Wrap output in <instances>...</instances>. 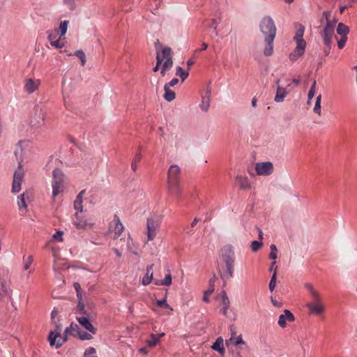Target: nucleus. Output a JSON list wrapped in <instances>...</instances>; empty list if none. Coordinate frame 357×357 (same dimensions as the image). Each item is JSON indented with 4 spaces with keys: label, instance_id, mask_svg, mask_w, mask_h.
<instances>
[{
    "label": "nucleus",
    "instance_id": "58",
    "mask_svg": "<svg viewBox=\"0 0 357 357\" xmlns=\"http://www.w3.org/2000/svg\"><path fill=\"white\" fill-rule=\"evenodd\" d=\"M6 292H7V289H6V282H1V290L0 291V296H5Z\"/></svg>",
    "mask_w": 357,
    "mask_h": 357
},
{
    "label": "nucleus",
    "instance_id": "55",
    "mask_svg": "<svg viewBox=\"0 0 357 357\" xmlns=\"http://www.w3.org/2000/svg\"><path fill=\"white\" fill-rule=\"evenodd\" d=\"M74 208L77 211H79V213H82V202H79L75 201Z\"/></svg>",
    "mask_w": 357,
    "mask_h": 357
},
{
    "label": "nucleus",
    "instance_id": "34",
    "mask_svg": "<svg viewBox=\"0 0 357 357\" xmlns=\"http://www.w3.org/2000/svg\"><path fill=\"white\" fill-rule=\"evenodd\" d=\"M165 95L164 98L167 101H172L176 98V94L173 91H171L169 88L164 86Z\"/></svg>",
    "mask_w": 357,
    "mask_h": 357
},
{
    "label": "nucleus",
    "instance_id": "37",
    "mask_svg": "<svg viewBox=\"0 0 357 357\" xmlns=\"http://www.w3.org/2000/svg\"><path fill=\"white\" fill-rule=\"evenodd\" d=\"M277 269L278 268L275 267L268 285L269 289L271 292L273 291L276 284Z\"/></svg>",
    "mask_w": 357,
    "mask_h": 357
},
{
    "label": "nucleus",
    "instance_id": "17",
    "mask_svg": "<svg viewBox=\"0 0 357 357\" xmlns=\"http://www.w3.org/2000/svg\"><path fill=\"white\" fill-rule=\"evenodd\" d=\"M40 84V79H33L31 78L24 80V89L29 93H32L36 91Z\"/></svg>",
    "mask_w": 357,
    "mask_h": 357
},
{
    "label": "nucleus",
    "instance_id": "33",
    "mask_svg": "<svg viewBox=\"0 0 357 357\" xmlns=\"http://www.w3.org/2000/svg\"><path fill=\"white\" fill-rule=\"evenodd\" d=\"M176 75L181 78L182 82H184L189 76V70H184L181 66L176 68Z\"/></svg>",
    "mask_w": 357,
    "mask_h": 357
},
{
    "label": "nucleus",
    "instance_id": "49",
    "mask_svg": "<svg viewBox=\"0 0 357 357\" xmlns=\"http://www.w3.org/2000/svg\"><path fill=\"white\" fill-rule=\"evenodd\" d=\"M173 66V59L172 58H169L167 59H165V62L163 63L162 67L165 69L169 70Z\"/></svg>",
    "mask_w": 357,
    "mask_h": 357
},
{
    "label": "nucleus",
    "instance_id": "9",
    "mask_svg": "<svg viewBox=\"0 0 357 357\" xmlns=\"http://www.w3.org/2000/svg\"><path fill=\"white\" fill-rule=\"evenodd\" d=\"M75 218L76 220L74 222V225L76 228L79 229L91 228L94 224L91 222V218H86L85 215H82V213H79L78 212L75 213Z\"/></svg>",
    "mask_w": 357,
    "mask_h": 357
},
{
    "label": "nucleus",
    "instance_id": "22",
    "mask_svg": "<svg viewBox=\"0 0 357 357\" xmlns=\"http://www.w3.org/2000/svg\"><path fill=\"white\" fill-rule=\"evenodd\" d=\"M236 183L241 189L243 190H247L251 188V185L246 176H237L236 178Z\"/></svg>",
    "mask_w": 357,
    "mask_h": 357
},
{
    "label": "nucleus",
    "instance_id": "41",
    "mask_svg": "<svg viewBox=\"0 0 357 357\" xmlns=\"http://www.w3.org/2000/svg\"><path fill=\"white\" fill-rule=\"evenodd\" d=\"M33 259L31 255L28 256L26 258H24V270H29L31 264L33 263Z\"/></svg>",
    "mask_w": 357,
    "mask_h": 357
},
{
    "label": "nucleus",
    "instance_id": "52",
    "mask_svg": "<svg viewBox=\"0 0 357 357\" xmlns=\"http://www.w3.org/2000/svg\"><path fill=\"white\" fill-rule=\"evenodd\" d=\"M347 40V36H341L340 39L337 41V47L339 49H342Z\"/></svg>",
    "mask_w": 357,
    "mask_h": 357
},
{
    "label": "nucleus",
    "instance_id": "56",
    "mask_svg": "<svg viewBox=\"0 0 357 357\" xmlns=\"http://www.w3.org/2000/svg\"><path fill=\"white\" fill-rule=\"evenodd\" d=\"M218 278L215 275H213V276L209 280L208 284H209V288H214L215 283L217 281Z\"/></svg>",
    "mask_w": 357,
    "mask_h": 357
},
{
    "label": "nucleus",
    "instance_id": "51",
    "mask_svg": "<svg viewBox=\"0 0 357 357\" xmlns=\"http://www.w3.org/2000/svg\"><path fill=\"white\" fill-rule=\"evenodd\" d=\"M48 40L50 42H52V40H56V37L59 34V31L57 29H55L54 31H48Z\"/></svg>",
    "mask_w": 357,
    "mask_h": 357
},
{
    "label": "nucleus",
    "instance_id": "14",
    "mask_svg": "<svg viewBox=\"0 0 357 357\" xmlns=\"http://www.w3.org/2000/svg\"><path fill=\"white\" fill-rule=\"evenodd\" d=\"M180 167L176 165L169 167L167 172V181H180Z\"/></svg>",
    "mask_w": 357,
    "mask_h": 357
},
{
    "label": "nucleus",
    "instance_id": "21",
    "mask_svg": "<svg viewBox=\"0 0 357 357\" xmlns=\"http://www.w3.org/2000/svg\"><path fill=\"white\" fill-rule=\"evenodd\" d=\"M211 87L208 86L206 91V94L204 96H202V103L200 105V107L202 110L204 111H208L209 107H210V102H211Z\"/></svg>",
    "mask_w": 357,
    "mask_h": 357
},
{
    "label": "nucleus",
    "instance_id": "60",
    "mask_svg": "<svg viewBox=\"0 0 357 357\" xmlns=\"http://www.w3.org/2000/svg\"><path fill=\"white\" fill-rule=\"evenodd\" d=\"M85 190H82L77 196L75 201L82 202V196L85 193Z\"/></svg>",
    "mask_w": 357,
    "mask_h": 357
},
{
    "label": "nucleus",
    "instance_id": "36",
    "mask_svg": "<svg viewBox=\"0 0 357 357\" xmlns=\"http://www.w3.org/2000/svg\"><path fill=\"white\" fill-rule=\"evenodd\" d=\"M68 23L69 22L67 20H64L60 23L59 28L57 30L59 31V33H60L61 37L63 36L66 33Z\"/></svg>",
    "mask_w": 357,
    "mask_h": 357
},
{
    "label": "nucleus",
    "instance_id": "24",
    "mask_svg": "<svg viewBox=\"0 0 357 357\" xmlns=\"http://www.w3.org/2000/svg\"><path fill=\"white\" fill-rule=\"evenodd\" d=\"M153 264H151L147 266L146 267V275L142 278V283L143 285L146 286L149 284L151 281L153 280Z\"/></svg>",
    "mask_w": 357,
    "mask_h": 357
},
{
    "label": "nucleus",
    "instance_id": "10",
    "mask_svg": "<svg viewBox=\"0 0 357 357\" xmlns=\"http://www.w3.org/2000/svg\"><path fill=\"white\" fill-rule=\"evenodd\" d=\"M336 24L335 22L326 23L324 28L323 33H321V38L324 40L325 45H329L331 44L333 36H334V29Z\"/></svg>",
    "mask_w": 357,
    "mask_h": 357
},
{
    "label": "nucleus",
    "instance_id": "45",
    "mask_svg": "<svg viewBox=\"0 0 357 357\" xmlns=\"http://www.w3.org/2000/svg\"><path fill=\"white\" fill-rule=\"evenodd\" d=\"M61 38V37L60 36L59 38L52 40V42H50L51 45L55 47L56 48H62L64 47V43Z\"/></svg>",
    "mask_w": 357,
    "mask_h": 357
},
{
    "label": "nucleus",
    "instance_id": "5",
    "mask_svg": "<svg viewBox=\"0 0 357 357\" xmlns=\"http://www.w3.org/2000/svg\"><path fill=\"white\" fill-rule=\"evenodd\" d=\"M52 177V196L54 198L63 190L64 174L61 169H55Z\"/></svg>",
    "mask_w": 357,
    "mask_h": 357
},
{
    "label": "nucleus",
    "instance_id": "50",
    "mask_svg": "<svg viewBox=\"0 0 357 357\" xmlns=\"http://www.w3.org/2000/svg\"><path fill=\"white\" fill-rule=\"evenodd\" d=\"M156 304L158 307L164 308H170L171 310H173L172 307H169L165 298L157 301Z\"/></svg>",
    "mask_w": 357,
    "mask_h": 357
},
{
    "label": "nucleus",
    "instance_id": "29",
    "mask_svg": "<svg viewBox=\"0 0 357 357\" xmlns=\"http://www.w3.org/2000/svg\"><path fill=\"white\" fill-rule=\"evenodd\" d=\"M76 313L80 314L82 317H91V314L85 309V305L83 302H78L75 307Z\"/></svg>",
    "mask_w": 357,
    "mask_h": 357
},
{
    "label": "nucleus",
    "instance_id": "8",
    "mask_svg": "<svg viewBox=\"0 0 357 357\" xmlns=\"http://www.w3.org/2000/svg\"><path fill=\"white\" fill-rule=\"evenodd\" d=\"M124 231V226L117 215H114L113 220L109 223V233L112 234L113 239L118 238Z\"/></svg>",
    "mask_w": 357,
    "mask_h": 357
},
{
    "label": "nucleus",
    "instance_id": "64",
    "mask_svg": "<svg viewBox=\"0 0 357 357\" xmlns=\"http://www.w3.org/2000/svg\"><path fill=\"white\" fill-rule=\"evenodd\" d=\"M331 49V44H330L329 45H326V47L324 49L325 55H326V56L328 55V54L330 53Z\"/></svg>",
    "mask_w": 357,
    "mask_h": 357
},
{
    "label": "nucleus",
    "instance_id": "53",
    "mask_svg": "<svg viewBox=\"0 0 357 357\" xmlns=\"http://www.w3.org/2000/svg\"><path fill=\"white\" fill-rule=\"evenodd\" d=\"M63 234V232L62 231H58L53 235V238L58 241L62 242L63 241L62 237Z\"/></svg>",
    "mask_w": 357,
    "mask_h": 357
},
{
    "label": "nucleus",
    "instance_id": "18",
    "mask_svg": "<svg viewBox=\"0 0 357 357\" xmlns=\"http://www.w3.org/2000/svg\"><path fill=\"white\" fill-rule=\"evenodd\" d=\"M305 306L310 310V313L320 315L324 311V306L321 302L317 303H307Z\"/></svg>",
    "mask_w": 357,
    "mask_h": 357
},
{
    "label": "nucleus",
    "instance_id": "1",
    "mask_svg": "<svg viewBox=\"0 0 357 357\" xmlns=\"http://www.w3.org/2000/svg\"><path fill=\"white\" fill-rule=\"evenodd\" d=\"M260 30L265 36L266 45L264 50L265 56H271L273 52V40L276 36L277 29L273 20L270 16H265L260 23Z\"/></svg>",
    "mask_w": 357,
    "mask_h": 357
},
{
    "label": "nucleus",
    "instance_id": "63",
    "mask_svg": "<svg viewBox=\"0 0 357 357\" xmlns=\"http://www.w3.org/2000/svg\"><path fill=\"white\" fill-rule=\"evenodd\" d=\"M73 287H74L75 289L76 290V292H79L80 291L82 290L79 282H74Z\"/></svg>",
    "mask_w": 357,
    "mask_h": 357
},
{
    "label": "nucleus",
    "instance_id": "35",
    "mask_svg": "<svg viewBox=\"0 0 357 357\" xmlns=\"http://www.w3.org/2000/svg\"><path fill=\"white\" fill-rule=\"evenodd\" d=\"M321 95L319 94L317 98H316V102L313 109V111L317 114L319 116L321 115Z\"/></svg>",
    "mask_w": 357,
    "mask_h": 357
},
{
    "label": "nucleus",
    "instance_id": "25",
    "mask_svg": "<svg viewBox=\"0 0 357 357\" xmlns=\"http://www.w3.org/2000/svg\"><path fill=\"white\" fill-rule=\"evenodd\" d=\"M220 296H221L222 298V304L223 305V307L221 311L224 315H226L227 310L229 309L230 305L229 299L225 291H222L220 294Z\"/></svg>",
    "mask_w": 357,
    "mask_h": 357
},
{
    "label": "nucleus",
    "instance_id": "28",
    "mask_svg": "<svg viewBox=\"0 0 357 357\" xmlns=\"http://www.w3.org/2000/svg\"><path fill=\"white\" fill-rule=\"evenodd\" d=\"M223 342V338L222 337H218L216 341L212 345L211 348L213 350L218 351V352H220V354H223L225 352Z\"/></svg>",
    "mask_w": 357,
    "mask_h": 357
},
{
    "label": "nucleus",
    "instance_id": "32",
    "mask_svg": "<svg viewBox=\"0 0 357 357\" xmlns=\"http://www.w3.org/2000/svg\"><path fill=\"white\" fill-rule=\"evenodd\" d=\"M159 342V337L153 333H151L150 335V339L147 340L146 343L149 347H154Z\"/></svg>",
    "mask_w": 357,
    "mask_h": 357
},
{
    "label": "nucleus",
    "instance_id": "6",
    "mask_svg": "<svg viewBox=\"0 0 357 357\" xmlns=\"http://www.w3.org/2000/svg\"><path fill=\"white\" fill-rule=\"evenodd\" d=\"M45 111L40 106H36L30 117L29 124L31 127H40L44 124Z\"/></svg>",
    "mask_w": 357,
    "mask_h": 357
},
{
    "label": "nucleus",
    "instance_id": "54",
    "mask_svg": "<svg viewBox=\"0 0 357 357\" xmlns=\"http://www.w3.org/2000/svg\"><path fill=\"white\" fill-rule=\"evenodd\" d=\"M96 354V349L93 347H89L86 350L84 353V357L92 356L93 354Z\"/></svg>",
    "mask_w": 357,
    "mask_h": 357
},
{
    "label": "nucleus",
    "instance_id": "15",
    "mask_svg": "<svg viewBox=\"0 0 357 357\" xmlns=\"http://www.w3.org/2000/svg\"><path fill=\"white\" fill-rule=\"evenodd\" d=\"M77 321L82 327H84L89 332L91 333L93 335L96 333L97 328H96L91 323L90 317H77Z\"/></svg>",
    "mask_w": 357,
    "mask_h": 357
},
{
    "label": "nucleus",
    "instance_id": "62",
    "mask_svg": "<svg viewBox=\"0 0 357 357\" xmlns=\"http://www.w3.org/2000/svg\"><path fill=\"white\" fill-rule=\"evenodd\" d=\"M271 302H272L273 305L277 307L280 308L282 306V303L278 302L276 300L273 299V298H271Z\"/></svg>",
    "mask_w": 357,
    "mask_h": 357
},
{
    "label": "nucleus",
    "instance_id": "4",
    "mask_svg": "<svg viewBox=\"0 0 357 357\" xmlns=\"http://www.w3.org/2000/svg\"><path fill=\"white\" fill-rule=\"evenodd\" d=\"M222 257L225 263L227 271L221 277L223 280L229 279L233 275L234 264V252L231 245H226L222 249Z\"/></svg>",
    "mask_w": 357,
    "mask_h": 357
},
{
    "label": "nucleus",
    "instance_id": "7",
    "mask_svg": "<svg viewBox=\"0 0 357 357\" xmlns=\"http://www.w3.org/2000/svg\"><path fill=\"white\" fill-rule=\"evenodd\" d=\"M160 227V220L157 217L152 215L149 217L146 220L147 238L148 241H153L157 234Z\"/></svg>",
    "mask_w": 357,
    "mask_h": 357
},
{
    "label": "nucleus",
    "instance_id": "11",
    "mask_svg": "<svg viewBox=\"0 0 357 357\" xmlns=\"http://www.w3.org/2000/svg\"><path fill=\"white\" fill-rule=\"evenodd\" d=\"M273 165L271 162H257L255 170L258 175L268 176L273 172Z\"/></svg>",
    "mask_w": 357,
    "mask_h": 357
},
{
    "label": "nucleus",
    "instance_id": "40",
    "mask_svg": "<svg viewBox=\"0 0 357 357\" xmlns=\"http://www.w3.org/2000/svg\"><path fill=\"white\" fill-rule=\"evenodd\" d=\"M141 159H142V154L139 152L135 155V156L131 163V168L133 171H136V169L137 168V162L139 161H140Z\"/></svg>",
    "mask_w": 357,
    "mask_h": 357
},
{
    "label": "nucleus",
    "instance_id": "23",
    "mask_svg": "<svg viewBox=\"0 0 357 357\" xmlns=\"http://www.w3.org/2000/svg\"><path fill=\"white\" fill-rule=\"evenodd\" d=\"M26 200H29L28 192H24L17 197V205L20 209L27 210Z\"/></svg>",
    "mask_w": 357,
    "mask_h": 357
},
{
    "label": "nucleus",
    "instance_id": "2",
    "mask_svg": "<svg viewBox=\"0 0 357 357\" xmlns=\"http://www.w3.org/2000/svg\"><path fill=\"white\" fill-rule=\"evenodd\" d=\"M80 331V328L77 324L71 323L69 327H67L63 333V336H61V326H56L55 331H51L48 335V340L51 347L55 346L56 348H59L62 344L67 341L68 335L77 337Z\"/></svg>",
    "mask_w": 357,
    "mask_h": 357
},
{
    "label": "nucleus",
    "instance_id": "38",
    "mask_svg": "<svg viewBox=\"0 0 357 357\" xmlns=\"http://www.w3.org/2000/svg\"><path fill=\"white\" fill-rule=\"evenodd\" d=\"M77 337H79L82 340H89L93 338V336L89 333H87L86 331H82L80 329L79 333L77 335Z\"/></svg>",
    "mask_w": 357,
    "mask_h": 357
},
{
    "label": "nucleus",
    "instance_id": "31",
    "mask_svg": "<svg viewBox=\"0 0 357 357\" xmlns=\"http://www.w3.org/2000/svg\"><path fill=\"white\" fill-rule=\"evenodd\" d=\"M155 284L156 285H164V286H169L172 284V275L170 273L166 275L165 278L162 280H157L154 281Z\"/></svg>",
    "mask_w": 357,
    "mask_h": 357
},
{
    "label": "nucleus",
    "instance_id": "59",
    "mask_svg": "<svg viewBox=\"0 0 357 357\" xmlns=\"http://www.w3.org/2000/svg\"><path fill=\"white\" fill-rule=\"evenodd\" d=\"M164 59L161 56V55L158 52L157 53V55H156V65H158V66H160L162 61H163Z\"/></svg>",
    "mask_w": 357,
    "mask_h": 357
},
{
    "label": "nucleus",
    "instance_id": "20",
    "mask_svg": "<svg viewBox=\"0 0 357 357\" xmlns=\"http://www.w3.org/2000/svg\"><path fill=\"white\" fill-rule=\"evenodd\" d=\"M305 287L309 291V292L312 298L313 302L312 303H317L321 302V296L320 294L317 290H315L314 289L312 284L305 283Z\"/></svg>",
    "mask_w": 357,
    "mask_h": 357
},
{
    "label": "nucleus",
    "instance_id": "27",
    "mask_svg": "<svg viewBox=\"0 0 357 357\" xmlns=\"http://www.w3.org/2000/svg\"><path fill=\"white\" fill-rule=\"evenodd\" d=\"M287 94V91L285 88L278 86L276 94L275 96V101L277 102H281L284 100V98Z\"/></svg>",
    "mask_w": 357,
    "mask_h": 357
},
{
    "label": "nucleus",
    "instance_id": "42",
    "mask_svg": "<svg viewBox=\"0 0 357 357\" xmlns=\"http://www.w3.org/2000/svg\"><path fill=\"white\" fill-rule=\"evenodd\" d=\"M316 81H314L307 94V103L312 99L315 94Z\"/></svg>",
    "mask_w": 357,
    "mask_h": 357
},
{
    "label": "nucleus",
    "instance_id": "13",
    "mask_svg": "<svg viewBox=\"0 0 357 357\" xmlns=\"http://www.w3.org/2000/svg\"><path fill=\"white\" fill-rule=\"evenodd\" d=\"M296 31L295 36L294 37V40L296 42V45H298V50H302L301 47L303 46L306 47V43L303 39V36L305 31V27L302 24H299L296 26Z\"/></svg>",
    "mask_w": 357,
    "mask_h": 357
},
{
    "label": "nucleus",
    "instance_id": "43",
    "mask_svg": "<svg viewBox=\"0 0 357 357\" xmlns=\"http://www.w3.org/2000/svg\"><path fill=\"white\" fill-rule=\"evenodd\" d=\"M263 245V243L261 241H253L251 243V249L252 252H257Z\"/></svg>",
    "mask_w": 357,
    "mask_h": 357
},
{
    "label": "nucleus",
    "instance_id": "48",
    "mask_svg": "<svg viewBox=\"0 0 357 357\" xmlns=\"http://www.w3.org/2000/svg\"><path fill=\"white\" fill-rule=\"evenodd\" d=\"M214 288H208L206 291H204V296L202 298L203 301L208 303L209 302L208 296L214 292Z\"/></svg>",
    "mask_w": 357,
    "mask_h": 357
},
{
    "label": "nucleus",
    "instance_id": "19",
    "mask_svg": "<svg viewBox=\"0 0 357 357\" xmlns=\"http://www.w3.org/2000/svg\"><path fill=\"white\" fill-rule=\"evenodd\" d=\"M230 331H231V336L229 338V340L226 342L227 344H233L235 346H238L239 344H245V342L243 341L241 335H239L237 337H235L236 331H235V328L233 326H231L230 327Z\"/></svg>",
    "mask_w": 357,
    "mask_h": 357
},
{
    "label": "nucleus",
    "instance_id": "16",
    "mask_svg": "<svg viewBox=\"0 0 357 357\" xmlns=\"http://www.w3.org/2000/svg\"><path fill=\"white\" fill-rule=\"evenodd\" d=\"M287 321L289 322L295 321L294 315L289 310H284V314L280 315L278 319L279 326L283 328H285L287 326Z\"/></svg>",
    "mask_w": 357,
    "mask_h": 357
},
{
    "label": "nucleus",
    "instance_id": "12",
    "mask_svg": "<svg viewBox=\"0 0 357 357\" xmlns=\"http://www.w3.org/2000/svg\"><path fill=\"white\" fill-rule=\"evenodd\" d=\"M167 191L169 195L175 196L179 200L182 195L180 181H167Z\"/></svg>",
    "mask_w": 357,
    "mask_h": 357
},
{
    "label": "nucleus",
    "instance_id": "26",
    "mask_svg": "<svg viewBox=\"0 0 357 357\" xmlns=\"http://www.w3.org/2000/svg\"><path fill=\"white\" fill-rule=\"evenodd\" d=\"M305 47H304L303 46L302 50H298V45H296V47L294 50V51L291 53L289 54V59L291 61H296L300 56H301L302 55H303L304 52H305Z\"/></svg>",
    "mask_w": 357,
    "mask_h": 357
},
{
    "label": "nucleus",
    "instance_id": "61",
    "mask_svg": "<svg viewBox=\"0 0 357 357\" xmlns=\"http://www.w3.org/2000/svg\"><path fill=\"white\" fill-rule=\"evenodd\" d=\"M84 294V291H80L79 292H77V297L78 302H83V295Z\"/></svg>",
    "mask_w": 357,
    "mask_h": 357
},
{
    "label": "nucleus",
    "instance_id": "39",
    "mask_svg": "<svg viewBox=\"0 0 357 357\" xmlns=\"http://www.w3.org/2000/svg\"><path fill=\"white\" fill-rule=\"evenodd\" d=\"M74 55L79 57L81 60L82 66H84L86 62V59L84 52L82 50H77Z\"/></svg>",
    "mask_w": 357,
    "mask_h": 357
},
{
    "label": "nucleus",
    "instance_id": "57",
    "mask_svg": "<svg viewBox=\"0 0 357 357\" xmlns=\"http://www.w3.org/2000/svg\"><path fill=\"white\" fill-rule=\"evenodd\" d=\"M178 82V79L177 78L172 79L169 83L166 84L165 86L170 88L171 86H174Z\"/></svg>",
    "mask_w": 357,
    "mask_h": 357
},
{
    "label": "nucleus",
    "instance_id": "3",
    "mask_svg": "<svg viewBox=\"0 0 357 357\" xmlns=\"http://www.w3.org/2000/svg\"><path fill=\"white\" fill-rule=\"evenodd\" d=\"M15 156L18 162V168L15 172L13 175V185H12V192H19L21 190V183L23 181L24 173L22 167V142L20 141L17 143V148L14 151Z\"/></svg>",
    "mask_w": 357,
    "mask_h": 357
},
{
    "label": "nucleus",
    "instance_id": "30",
    "mask_svg": "<svg viewBox=\"0 0 357 357\" xmlns=\"http://www.w3.org/2000/svg\"><path fill=\"white\" fill-rule=\"evenodd\" d=\"M349 32V28L348 26L345 25L344 23L340 22L337 24V33L340 36H347Z\"/></svg>",
    "mask_w": 357,
    "mask_h": 357
},
{
    "label": "nucleus",
    "instance_id": "44",
    "mask_svg": "<svg viewBox=\"0 0 357 357\" xmlns=\"http://www.w3.org/2000/svg\"><path fill=\"white\" fill-rule=\"evenodd\" d=\"M331 11H324L323 13V18L321 20V22H323V20L325 19L326 23H328V22H335V24L337 23V20L336 19H333V20H331L330 19V17H331Z\"/></svg>",
    "mask_w": 357,
    "mask_h": 357
},
{
    "label": "nucleus",
    "instance_id": "47",
    "mask_svg": "<svg viewBox=\"0 0 357 357\" xmlns=\"http://www.w3.org/2000/svg\"><path fill=\"white\" fill-rule=\"evenodd\" d=\"M270 248H271V252L269 255V257L271 259L275 260L277 258V252H278L277 248L274 244H272V245H271Z\"/></svg>",
    "mask_w": 357,
    "mask_h": 357
},
{
    "label": "nucleus",
    "instance_id": "46",
    "mask_svg": "<svg viewBox=\"0 0 357 357\" xmlns=\"http://www.w3.org/2000/svg\"><path fill=\"white\" fill-rule=\"evenodd\" d=\"M172 50L170 47H164L162 50V57L164 59H167L169 58H172L171 55Z\"/></svg>",
    "mask_w": 357,
    "mask_h": 357
}]
</instances>
